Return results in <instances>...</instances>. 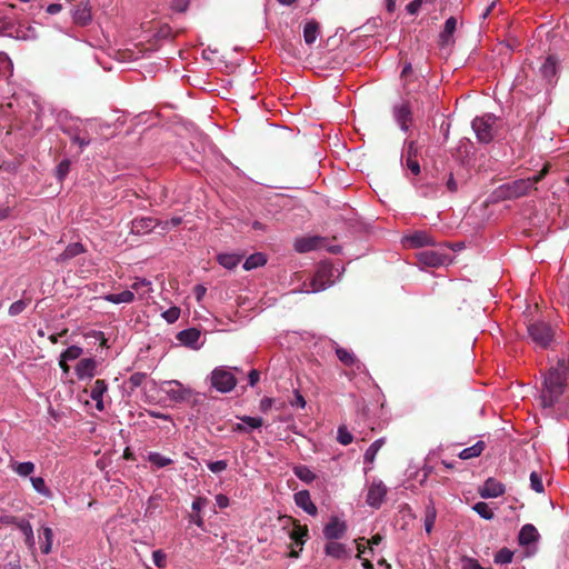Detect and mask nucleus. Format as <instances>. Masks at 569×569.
<instances>
[{
  "mask_svg": "<svg viewBox=\"0 0 569 569\" xmlns=\"http://www.w3.org/2000/svg\"><path fill=\"white\" fill-rule=\"evenodd\" d=\"M569 378V358L559 359L557 366L543 375L540 390V403L543 409H551L560 402Z\"/></svg>",
  "mask_w": 569,
  "mask_h": 569,
  "instance_id": "obj_1",
  "label": "nucleus"
},
{
  "mask_svg": "<svg viewBox=\"0 0 569 569\" xmlns=\"http://www.w3.org/2000/svg\"><path fill=\"white\" fill-rule=\"evenodd\" d=\"M418 98L407 96L393 110V116L399 128L407 132L415 121V111L418 110Z\"/></svg>",
  "mask_w": 569,
  "mask_h": 569,
  "instance_id": "obj_2",
  "label": "nucleus"
},
{
  "mask_svg": "<svg viewBox=\"0 0 569 569\" xmlns=\"http://www.w3.org/2000/svg\"><path fill=\"white\" fill-rule=\"evenodd\" d=\"M497 120V117L491 113L476 117L472 120L471 127L480 143H489L493 140L498 132Z\"/></svg>",
  "mask_w": 569,
  "mask_h": 569,
  "instance_id": "obj_3",
  "label": "nucleus"
},
{
  "mask_svg": "<svg viewBox=\"0 0 569 569\" xmlns=\"http://www.w3.org/2000/svg\"><path fill=\"white\" fill-rule=\"evenodd\" d=\"M531 340L540 348H548L553 339L552 327L545 321H533L527 327Z\"/></svg>",
  "mask_w": 569,
  "mask_h": 569,
  "instance_id": "obj_4",
  "label": "nucleus"
},
{
  "mask_svg": "<svg viewBox=\"0 0 569 569\" xmlns=\"http://www.w3.org/2000/svg\"><path fill=\"white\" fill-rule=\"evenodd\" d=\"M530 190V182L528 180L518 179L500 186L495 193L498 199L511 200L527 196Z\"/></svg>",
  "mask_w": 569,
  "mask_h": 569,
  "instance_id": "obj_5",
  "label": "nucleus"
},
{
  "mask_svg": "<svg viewBox=\"0 0 569 569\" xmlns=\"http://www.w3.org/2000/svg\"><path fill=\"white\" fill-rule=\"evenodd\" d=\"M400 66L401 71L399 79L402 90L407 96H415L421 87V80L410 62L400 60Z\"/></svg>",
  "mask_w": 569,
  "mask_h": 569,
  "instance_id": "obj_6",
  "label": "nucleus"
},
{
  "mask_svg": "<svg viewBox=\"0 0 569 569\" xmlns=\"http://www.w3.org/2000/svg\"><path fill=\"white\" fill-rule=\"evenodd\" d=\"M237 385V379L231 371L224 367H218L211 372V386L222 392L227 393L233 390Z\"/></svg>",
  "mask_w": 569,
  "mask_h": 569,
  "instance_id": "obj_7",
  "label": "nucleus"
},
{
  "mask_svg": "<svg viewBox=\"0 0 569 569\" xmlns=\"http://www.w3.org/2000/svg\"><path fill=\"white\" fill-rule=\"evenodd\" d=\"M332 277L333 270L331 266L320 264L311 279L310 289H307V292H319L327 289L333 283Z\"/></svg>",
  "mask_w": 569,
  "mask_h": 569,
  "instance_id": "obj_8",
  "label": "nucleus"
},
{
  "mask_svg": "<svg viewBox=\"0 0 569 569\" xmlns=\"http://www.w3.org/2000/svg\"><path fill=\"white\" fill-rule=\"evenodd\" d=\"M162 390L170 399L174 401H187L192 396V390L188 387H184L178 380L164 381L162 385Z\"/></svg>",
  "mask_w": 569,
  "mask_h": 569,
  "instance_id": "obj_9",
  "label": "nucleus"
},
{
  "mask_svg": "<svg viewBox=\"0 0 569 569\" xmlns=\"http://www.w3.org/2000/svg\"><path fill=\"white\" fill-rule=\"evenodd\" d=\"M559 58L556 53H549L539 69V73L549 84L557 82Z\"/></svg>",
  "mask_w": 569,
  "mask_h": 569,
  "instance_id": "obj_10",
  "label": "nucleus"
},
{
  "mask_svg": "<svg viewBox=\"0 0 569 569\" xmlns=\"http://www.w3.org/2000/svg\"><path fill=\"white\" fill-rule=\"evenodd\" d=\"M418 260L422 266L438 268L447 262L448 256L433 250H425L418 253Z\"/></svg>",
  "mask_w": 569,
  "mask_h": 569,
  "instance_id": "obj_11",
  "label": "nucleus"
},
{
  "mask_svg": "<svg viewBox=\"0 0 569 569\" xmlns=\"http://www.w3.org/2000/svg\"><path fill=\"white\" fill-rule=\"evenodd\" d=\"M506 492L505 485L495 478H488L483 486L479 489L480 497L487 498H498Z\"/></svg>",
  "mask_w": 569,
  "mask_h": 569,
  "instance_id": "obj_12",
  "label": "nucleus"
},
{
  "mask_svg": "<svg viewBox=\"0 0 569 569\" xmlns=\"http://www.w3.org/2000/svg\"><path fill=\"white\" fill-rule=\"evenodd\" d=\"M402 244L406 248H420L425 246H433L435 241L425 231H417L411 236H407L402 239Z\"/></svg>",
  "mask_w": 569,
  "mask_h": 569,
  "instance_id": "obj_13",
  "label": "nucleus"
},
{
  "mask_svg": "<svg viewBox=\"0 0 569 569\" xmlns=\"http://www.w3.org/2000/svg\"><path fill=\"white\" fill-rule=\"evenodd\" d=\"M347 530V526L343 521H340L337 517H332L331 520L323 528V536L328 540H336L341 538Z\"/></svg>",
  "mask_w": 569,
  "mask_h": 569,
  "instance_id": "obj_14",
  "label": "nucleus"
},
{
  "mask_svg": "<svg viewBox=\"0 0 569 569\" xmlns=\"http://www.w3.org/2000/svg\"><path fill=\"white\" fill-rule=\"evenodd\" d=\"M418 148L416 141H408L406 143V151L402 158L406 159V166L413 174L420 173V164L417 160Z\"/></svg>",
  "mask_w": 569,
  "mask_h": 569,
  "instance_id": "obj_15",
  "label": "nucleus"
},
{
  "mask_svg": "<svg viewBox=\"0 0 569 569\" xmlns=\"http://www.w3.org/2000/svg\"><path fill=\"white\" fill-rule=\"evenodd\" d=\"M387 495V487L381 482H372L367 495V502L375 508L380 507Z\"/></svg>",
  "mask_w": 569,
  "mask_h": 569,
  "instance_id": "obj_16",
  "label": "nucleus"
},
{
  "mask_svg": "<svg viewBox=\"0 0 569 569\" xmlns=\"http://www.w3.org/2000/svg\"><path fill=\"white\" fill-rule=\"evenodd\" d=\"M295 502L299 508L303 509L310 516H316L318 513V508L311 501L310 493L308 490H301L296 492Z\"/></svg>",
  "mask_w": 569,
  "mask_h": 569,
  "instance_id": "obj_17",
  "label": "nucleus"
},
{
  "mask_svg": "<svg viewBox=\"0 0 569 569\" xmlns=\"http://www.w3.org/2000/svg\"><path fill=\"white\" fill-rule=\"evenodd\" d=\"M321 240L322 239L318 236L302 237L295 241L293 247H295L296 251H298L300 253H306V252L316 250L320 246Z\"/></svg>",
  "mask_w": 569,
  "mask_h": 569,
  "instance_id": "obj_18",
  "label": "nucleus"
},
{
  "mask_svg": "<svg viewBox=\"0 0 569 569\" xmlns=\"http://www.w3.org/2000/svg\"><path fill=\"white\" fill-rule=\"evenodd\" d=\"M97 362L92 358L81 359L76 366V373L79 379L92 378L96 372Z\"/></svg>",
  "mask_w": 569,
  "mask_h": 569,
  "instance_id": "obj_19",
  "label": "nucleus"
},
{
  "mask_svg": "<svg viewBox=\"0 0 569 569\" xmlns=\"http://www.w3.org/2000/svg\"><path fill=\"white\" fill-rule=\"evenodd\" d=\"M539 532L531 523L525 525L519 532L518 541L521 546H529L539 539Z\"/></svg>",
  "mask_w": 569,
  "mask_h": 569,
  "instance_id": "obj_20",
  "label": "nucleus"
},
{
  "mask_svg": "<svg viewBox=\"0 0 569 569\" xmlns=\"http://www.w3.org/2000/svg\"><path fill=\"white\" fill-rule=\"evenodd\" d=\"M131 224V231L133 233L144 234L152 231L157 222L153 218L144 217L134 219Z\"/></svg>",
  "mask_w": 569,
  "mask_h": 569,
  "instance_id": "obj_21",
  "label": "nucleus"
},
{
  "mask_svg": "<svg viewBox=\"0 0 569 569\" xmlns=\"http://www.w3.org/2000/svg\"><path fill=\"white\" fill-rule=\"evenodd\" d=\"M84 251L86 249L80 242H73L67 246L64 251L60 253L56 260L58 263L63 264L70 261L72 258L79 256L80 253H83Z\"/></svg>",
  "mask_w": 569,
  "mask_h": 569,
  "instance_id": "obj_22",
  "label": "nucleus"
},
{
  "mask_svg": "<svg viewBox=\"0 0 569 569\" xmlns=\"http://www.w3.org/2000/svg\"><path fill=\"white\" fill-rule=\"evenodd\" d=\"M457 28V20L455 17H450L446 20L443 30L440 33V43L442 46H448L452 43V34Z\"/></svg>",
  "mask_w": 569,
  "mask_h": 569,
  "instance_id": "obj_23",
  "label": "nucleus"
},
{
  "mask_svg": "<svg viewBox=\"0 0 569 569\" xmlns=\"http://www.w3.org/2000/svg\"><path fill=\"white\" fill-rule=\"evenodd\" d=\"M290 539L293 541L295 546H300V550H302V546L308 538V527L301 526L295 522L292 530L289 533Z\"/></svg>",
  "mask_w": 569,
  "mask_h": 569,
  "instance_id": "obj_24",
  "label": "nucleus"
},
{
  "mask_svg": "<svg viewBox=\"0 0 569 569\" xmlns=\"http://www.w3.org/2000/svg\"><path fill=\"white\" fill-rule=\"evenodd\" d=\"M177 338L181 343L192 347L200 339V331L196 328H189L180 331Z\"/></svg>",
  "mask_w": 569,
  "mask_h": 569,
  "instance_id": "obj_25",
  "label": "nucleus"
},
{
  "mask_svg": "<svg viewBox=\"0 0 569 569\" xmlns=\"http://www.w3.org/2000/svg\"><path fill=\"white\" fill-rule=\"evenodd\" d=\"M325 550L328 556L333 557L336 559H341L348 556L346 547L342 543L337 542L335 540H330L326 545Z\"/></svg>",
  "mask_w": 569,
  "mask_h": 569,
  "instance_id": "obj_26",
  "label": "nucleus"
},
{
  "mask_svg": "<svg viewBox=\"0 0 569 569\" xmlns=\"http://www.w3.org/2000/svg\"><path fill=\"white\" fill-rule=\"evenodd\" d=\"M104 300L111 303H130L134 300V293L131 290H124L120 293H109L104 296Z\"/></svg>",
  "mask_w": 569,
  "mask_h": 569,
  "instance_id": "obj_27",
  "label": "nucleus"
},
{
  "mask_svg": "<svg viewBox=\"0 0 569 569\" xmlns=\"http://www.w3.org/2000/svg\"><path fill=\"white\" fill-rule=\"evenodd\" d=\"M319 34V23L316 20L308 21L303 28V39L307 44H312Z\"/></svg>",
  "mask_w": 569,
  "mask_h": 569,
  "instance_id": "obj_28",
  "label": "nucleus"
},
{
  "mask_svg": "<svg viewBox=\"0 0 569 569\" xmlns=\"http://www.w3.org/2000/svg\"><path fill=\"white\" fill-rule=\"evenodd\" d=\"M485 448H486L485 442L483 441H478L473 446H471L469 448H465L463 450H461L459 452L458 457L460 459H462V460H468V459H471V458H476V457H479L482 453Z\"/></svg>",
  "mask_w": 569,
  "mask_h": 569,
  "instance_id": "obj_29",
  "label": "nucleus"
},
{
  "mask_svg": "<svg viewBox=\"0 0 569 569\" xmlns=\"http://www.w3.org/2000/svg\"><path fill=\"white\" fill-rule=\"evenodd\" d=\"M336 355L338 359L347 367H351L359 363L356 355L352 351L347 350L340 346L336 347Z\"/></svg>",
  "mask_w": 569,
  "mask_h": 569,
  "instance_id": "obj_30",
  "label": "nucleus"
},
{
  "mask_svg": "<svg viewBox=\"0 0 569 569\" xmlns=\"http://www.w3.org/2000/svg\"><path fill=\"white\" fill-rule=\"evenodd\" d=\"M372 183L373 191L379 196V200L386 204L387 199L389 198L387 180H383L380 177H375Z\"/></svg>",
  "mask_w": 569,
  "mask_h": 569,
  "instance_id": "obj_31",
  "label": "nucleus"
},
{
  "mask_svg": "<svg viewBox=\"0 0 569 569\" xmlns=\"http://www.w3.org/2000/svg\"><path fill=\"white\" fill-rule=\"evenodd\" d=\"M242 256L236 254V253H220L217 257L218 262L227 268V269H233L236 268L239 262L241 261Z\"/></svg>",
  "mask_w": 569,
  "mask_h": 569,
  "instance_id": "obj_32",
  "label": "nucleus"
},
{
  "mask_svg": "<svg viewBox=\"0 0 569 569\" xmlns=\"http://www.w3.org/2000/svg\"><path fill=\"white\" fill-rule=\"evenodd\" d=\"M17 528L24 536L26 545L30 548L33 547L34 546V536H33V530H32L30 522L27 519H21V521L18 522Z\"/></svg>",
  "mask_w": 569,
  "mask_h": 569,
  "instance_id": "obj_33",
  "label": "nucleus"
},
{
  "mask_svg": "<svg viewBox=\"0 0 569 569\" xmlns=\"http://www.w3.org/2000/svg\"><path fill=\"white\" fill-rule=\"evenodd\" d=\"M293 473L297 478L306 483H311L316 479L315 472H312L310 468L305 465L293 467Z\"/></svg>",
  "mask_w": 569,
  "mask_h": 569,
  "instance_id": "obj_34",
  "label": "nucleus"
},
{
  "mask_svg": "<svg viewBox=\"0 0 569 569\" xmlns=\"http://www.w3.org/2000/svg\"><path fill=\"white\" fill-rule=\"evenodd\" d=\"M11 468L19 476L27 477V476H30L34 471L36 466L31 461H26V462L14 461V462H12Z\"/></svg>",
  "mask_w": 569,
  "mask_h": 569,
  "instance_id": "obj_35",
  "label": "nucleus"
},
{
  "mask_svg": "<svg viewBox=\"0 0 569 569\" xmlns=\"http://www.w3.org/2000/svg\"><path fill=\"white\" fill-rule=\"evenodd\" d=\"M267 262L264 254L262 253H253L248 257L243 263V268L246 270H251L258 267L263 266Z\"/></svg>",
  "mask_w": 569,
  "mask_h": 569,
  "instance_id": "obj_36",
  "label": "nucleus"
},
{
  "mask_svg": "<svg viewBox=\"0 0 569 569\" xmlns=\"http://www.w3.org/2000/svg\"><path fill=\"white\" fill-rule=\"evenodd\" d=\"M148 460L158 468L167 467L173 462L170 458H167L159 452H150Z\"/></svg>",
  "mask_w": 569,
  "mask_h": 569,
  "instance_id": "obj_37",
  "label": "nucleus"
},
{
  "mask_svg": "<svg viewBox=\"0 0 569 569\" xmlns=\"http://www.w3.org/2000/svg\"><path fill=\"white\" fill-rule=\"evenodd\" d=\"M41 535H42L41 539L44 540L43 545L41 546V551L43 553L48 555L51 551L53 532H52L51 528L43 527Z\"/></svg>",
  "mask_w": 569,
  "mask_h": 569,
  "instance_id": "obj_38",
  "label": "nucleus"
},
{
  "mask_svg": "<svg viewBox=\"0 0 569 569\" xmlns=\"http://www.w3.org/2000/svg\"><path fill=\"white\" fill-rule=\"evenodd\" d=\"M108 386L107 382L102 379H97L93 383V387L90 392V397L92 400H97L98 398H102L103 393L107 391Z\"/></svg>",
  "mask_w": 569,
  "mask_h": 569,
  "instance_id": "obj_39",
  "label": "nucleus"
},
{
  "mask_svg": "<svg viewBox=\"0 0 569 569\" xmlns=\"http://www.w3.org/2000/svg\"><path fill=\"white\" fill-rule=\"evenodd\" d=\"M131 289L139 293L141 297H144L151 291V282L147 279H138L131 284Z\"/></svg>",
  "mask_w": 569,
  "mask_h": 569,
  "instance_id": "obj_40",
  "label": "nucleus"
},
{
  "mask_svg": "<svg viewBox=\"0 0 569 569\" xmlns=\"http://www.w3.org/2000/svg\"><path fill=\"white\" fill-rule=\"evenodd\" d=\"M30 480H31L33 489L37 492L41 493L44 497H49L51 495V491L47 487L46 481H44L43 478H41V477H33Z\"/></svg>",
  "mask_w": 569,
  "mask_h": 569,
  "instance_id": "obj_41",
  "label": "nucleus"
},
{
  "mask_svg": "<svg viewBox=\"0 0 569 569\" xmlns=\"http://www.w3.org/2000/svg\"><path fill=\"white\" fill-rule=\"evenodd\" d=\"M472 509L483 519L490 520L493 518V512L486 502H477L473 505Z\"/></svg>",
  "mask_w": 569,
  "mask_h": 569,
  "instance_id": "obj_42",
  "label": "nucleus"
},
{
  "mask_svg": "<svg viewBox=\"0 0 569 569\" xmlns=\"http://www.w3.org/2000/svg\"><path fill=\"white\" fill-rule=\"evenodd\" d=\"M513 558V552L508 548L500 549L495 556V562L500 565L510 563Z\"/></svg>",
  "mask_w": 569,
  "mask_h": 569,
  "instance_id": "obj_43",
  "label": "nucleus"
},
{
  "mask_svg": "<svg viewBox=\"0 0 569 569\" xmlns=\"http://www.w3.org/2000/svg\"><path fill=\"white\" fill-rule=\"evenodd\" d=\"M530 487L537 493H542L545 490L541 475L537 471L530 473Z\"/></svg>",
  "mask_w": 569,
  "mask_h": 569,
  "instance_id": "obj_44",
  "label": "nucleus"
},
{
  "mask_svg": "<svg viewBox=\"0 0 569 569\" xmlns=\"http://www.w3.org/2000/svg\"><path fill=\"white\" fill-rule=\"evenodd\" d=\"M82 355V348L78 346H71L66 349L62 353V360L71 361L78 359Z\"/></svg>",
  "mask_w": 569,
  "mask_h": 569,
  "instance_id": "obj_45",
  "label": "nucleus"
},
{
  "mask_svg": "<svg viewBox=\"0 0 569 569\" xmlns=\"http://www.w3.org/2000/svg\"><path fill=\"white\" fill-rule=\"evenodd\" d=\"M70 166H71V162L69 159H63L58 166H57V169H56V176L58 178L59 181H62L69 173L70 171Z\"/></svg>",
  "mask_w": 569,
  "mask_h": 569,
  "instance_id": "obj_46",
  "label": "nucleus"
},
{
  "mask_svg": "<svg viewBox=\"0 0 569 569\" xmlns=\"http://www.w3.org/2000/svg\"><path fill=\"white\" fill-rule=\"evenodd\" d=\"M549 169H550V164L546 163L543 166V168L538 173L526 179L530 182V189H536L535 184L539 183L548 174Z\"/></svg>",
  "mask_w": 569,
  "mask_h": 569,
  "instance_id": "obj_47",
  "label": "nucleus"
},
{
  "mask_svg": "<svg viewBox=\"0 0 569 569\" xmlns=\"http://www.w3.org/2000/svg\"><path fill=\"white\" fill-rule=\"evenodd\" d=\"M381 446H382V440H376L373 443H371L365 453V461L372 462L375 460V457H376L378 450L381 448Z\"/></svg>",
  "mask_w": 569,
  "mask_h": 569,
  "instance_id": "obj_48",
  "label": "nucleus"
},
{
  "mask_svg": "<svg viewBox=\"0 0 569 569\" xmlns=\"http://www.w3.org/2000/svg\"><path fill=\"white\" fill-rule=\"evenodd\" d=\"M352 435L348 431L347 427L340 426L338 428V437L337 440L343 445L347 446L352 442Z\"/></svg>",
  "mask_w": 569,
  "mask_h": 569,
  "instance_id": "obj_49",
  "label": "nucleus"
},
{
  "mask_svg": "<svg viewBox=\"0 0 569 569\" xmlns=\"http://www.w3.org/2000/svg\"><path fill=\"white\" fill-rule=\"evenodd\" d=\"M28 306V302L26 300H17L14 301L13 303H11V306L9 307V315L10 316H18L20 315L21 312L24 311V309L27 308Z\"/></svg>",
  "mask_w": 569,
  "mask_h": 569,
  "instance_id": "obj_50",
  "label": "nucleus"
},
{
  "mask_svg": "<svg viewBox=\"0 0 569 569\" xmlns=\"http://www.w3.org/2000/svg\"><path fill=\"white\" fill-rule=\"evenodd\" d=\"M162 317L168 323H173L180 317V309L178 307H171L162 313Z\"/></svg>",
  "mask_w": 569,
  "mask_h": 569,
  "instance_id": "obj_51",
  "label": "nucleus"
},
{
  "mask_svg": "<svg viewBox=\"0 0 569 569\" xmlns=\"http://www.w3.org/2000/svg\"><path fill=\"white\" fill-rule=\"evenodd\" d=\"M240 419L243 423H246L251 429L260 428L263 425V420L260 417L243 416Z\"/></svg>",
  "mask_w": 569,
  "mask_h": 569,
  "instance_id": "obj_52",
  "label": "nucleus"
},
{
  "mask_svg": "<svg viewBox=\"0 0 569 569\" xmlns=\"http://www.w3.org/2000/svg\"><path fill=\"white\" fill-rule=\"evenodd\" d=\"M436 520L435 509H428L425 518V529L428 533L431 532Z\"/></svg>",
  "mask_w": 569,
  "mask_h": 569,
  "instance_id": "obj_53",
  "label": "nucleus"
},
{
  "mask_svg": "<svg viewBox=\"0 0 569 569\" xmlns=\"http://www.w3.org/2000/svg\"><path fill=\"white\" fill-rule=\"evenodd\" d=\"M227 467H228V463L224 460H218V461H212V462L208 463V469L213 473H219V472L226 470Z\"/></svg>",
  "mask_w": 569,
  "mask_h": 569,
  "instance_id": "obj_54",
  "label": "nucleus"
},
{
  "mask_svg": "<svg viewBox=\"0 0 569 569\" xmlns=\"http://www.w3.org/2000/svg\"><path fill=\"white\" fill-rule=\"evenodd\" d=\"M156 36L159 39H169L172 37V29L169 24H163L158 29Z\"/></svg>",
  "mask_w": 569,
  "mask_h": 569,
  "instance_id": "obj_55",
  "label": "nucleus"
},
{
  "mask_svg": "<svg viewBox=\"0 0 569 569\" xmlns=\"http://www.w3.org/2000/svg\"><path fill=\"white\" fill-rule=\"evenodd\" d=\"M153 562L157 567L162 568L166 566V555L161 550L152 552Z\"/></svg>",
  "mask_w": 569,
  "mask_h": 569,
  "instance_id": "obj_56",
  "label": "nucleus"
},
{
  "mask_svg": "<svg viewBox=\"0 0 569 569\" xmlns=\"http://www.w3.org/2000/svg\"><path fill=\"white\" fill-rule=\"evenodd\" d=\"M147 375L143 372H134L131 375L129 381L133 387H139L146 380Z\"/></svg>",
  "mask_w": 569,
  "mask_h": 569,
  "instance_id": "obj_57",
  "label": "nucleus"
},
{
  "mask_svg": "<svg viewBox=\"0 0 569 569\" xmlns=\"http://www.w3.org/2000/svg\"><path fill=\"white\" fill-rule=\"evenodd\" d=\"M189 7V0H172L171 8L177 12H184Z\"/></svg>",
  "mask_w": 569,
  "mask_h": 569,
  "instance_id": "obj_58",
  "label": "nucleus"
},
{
  "mask_svg": "<svg viewBox=\"0 0 569 569\" xmlns=\"http://www.w3.org/2000/svg\"><path fill=\"white\" fill-rule=\"evenodd\" d=\"M208 502L209 501L207 498L198 497L193 500L191 508L193 511L199 512L203 507L208 505Z\"/></svg>",
  "mask_w": 569,
  "mask_h": 569,
  "instance_id": "obj_59",
  "label": "nucleus"
},
{
  "mask_svg": "<svg viewBox=\"0 0 569 569\" xmlns=\"http://www.w3.org/2000/svg\"><path fill=\"white\" fill-rule=\"evenodd\" d=\"M21 519L22 518H17L11 515H2L0 517V522L3 525H14L16 527H18V522L21 521Z\"/></svg>",
  "mask_w": 569,
  "mask_h": 569,
  "instance_id": "obj_60",
  "label": "nucleus"
},
{
  "mask_svg": "<svg viewBox=\"0 0 569 569\" xmlns=\"http://www.w3.org/2000/svg\"><path fill=\"white\" fill-rule=\"evenodd\" d=\"M274 403V399L272 398H269V397H264L260 400V410L262 412H267L271 409V407L273 406Z\"/></svg>",
  "mask_w": 569,
  "mask_h": 569,
  "instance_id": "obj_61",
  "label": "nucleus"
},
{
  "mask_svg": "<svg viewBox=\"0 0 569 569\" xmlns=\"http://www.w3.org/2000/svg\"><path fill=\"white\" fill-rule=\"evenodd\" d=\"M421 9V0H412L407 4V11L411 14H415Z\"/></svg>",
  "mask_w": 569,
  "mask_h": 569,
  "instance_id": "obj_62",
  "label": "nucleus"
},
{
  "mask_svg": "<svg viewBox=\"0 0 569 569\" xmlns=\"http://www.w3.org/2000/svg\"><path fill=\"white\" fill-rule=\"evenodd\" d=\"M248 379H249V385L251 387L256 386L260 379V372L256 369H252L248 375Z\"/></svg>",
  "mask_w": 569,
  "mask_h": 569,
  "instance_id": "obj_63",
  "label": "nucleus"
},
{
  "mask_svg": "<svg viewBox=\"0 0 569 569\" xmlns=\"http://www.w3.org/2000/svg\"><path fill=\"white\" fill-rule=\"evenodd\" d=\"M463 569H483L479 562L475 559H467L465 560Z\"/></svg>",
  "mask_w": 569,
  "mask_h": 569,
  "instance_id": "obj_64",
  "label": "nucleus"
}]
</instances>
